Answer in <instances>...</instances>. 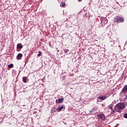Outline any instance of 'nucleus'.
<instances>
[{
	"label": "nucleus",
	"instance_id": "f257e3e1",
	"mask_svg": "<svg viewBox=\"0 0 127 127\" xmlns=\"http://www.w3.org/2000/svg\"><path fill=\"white\" fill-rule=\"evenodd\" d=\"M116 109L118 110H124L126 108V105L124 103H119L115 106Z\"/></svg>",
	"mask_w": 127,
	"mask_h": 127
},
{
	"label": "nucleus",
	"instance_id": "f03ea898",
	"mask_svg": "<svg viewBox=\"0 0 127 127\" xmlns=\"http://www.w3.org/2000/svg\"><path fill=\"white\" fill-rule=\"evenodd\" d=\"M114 21L117 23H120V22H124V21H125V19L123 17L117 16L114 18Z\"/></svg>",
	"mask_w": 127,
	"mask_h": 127
},
{
	"label": "nucleus",
	"instance_id": "7ed1b4c3",
	"mask_svg": "<svg viewBox=\"0 0 127 127\" xmlns=\"http://www.w3.org/2000/svg\"><path fill=\"white\" fill-rule=\"evenodd\" d=\"M98 119H101V120H106L105 118V115L104 114H99L97 115Z\"/></svg>",
	"mask_w": 127,
	"mask_h": 127
},
{
	"label": "nucleus",
	"instance_id": "20e7f679",
	"mask_svg": "<svg viewBox=\"0 0 127 127\" xmlns=\"http://www.w3.org/2000/svg\"><path fill=\"white\" fill-rule=\"evenodd\" d=\"M63 109H64V106H61L57 108V112H60L62 110H63Z\"/></svg>",
	"mask_w": 127,
	"mask_h": 127
},
{
	"label": "nucleus",
	"instance_id": "39448f33",
	"mask_svg": "<svg viewBox=\"0 0 127 127\" xmlns=\"http://www.w3.org/2000/svg\"><path fill=\"white\" fill-rule=\"evenodd\" d=\"M22 58V55L20 53L18 54L16 57V59L17 60H19V59H21Z\"/></svg>",
	"mask_w": 127,
	"mask_h": 127
},
{
	"label": "nucleus",
	"instance_id": "423d86ee",
	"mask_svg": "<svg viewBox=\"0 0 127 127\" xmlns=\"http://www.w3.org/2000/svg\"><path fill=\"white\" fill-rule=\"evenodd\" d=\"M98 99H99L100 100H102V101H104V100H106L107 99V96H100L98 97Z\"/></svg>",
	"mask_w": 127,
	"mask_h": 127
},
{
	"label": "nucleus",
	"instance_id": "0eeeda50",
	"mask_svg": "<svg viewBox=\"0 0 127 127\" xmlns=\"http://www.w3.org/2000/svg\"><path fill=\"white\" fill-rule=\"evenodd\" d=\"M122 92H123V93H127V85L124 87Z\"/></svg>",
	"mask_w": 127,
	"mask_h": 127
},
{
	"label": "nucleus",
	"instance_id": "6e6552de",
	"mask_svg": "<svg viewBox=\"0 0 127 127\" xmlns=\"http://www.w3.org/2000/svg\"><path fill=\"white\" fill-rule=\"evenodd\" d=\"M22 48V45H21V44H18L17 45V49H21Z\"/></svg>",
	"mask_w": 127,
	"mask_h": 127
},
{
	"label": "nucleus",
	"instance_id": "1a4fd4ad",
	"mask_svg": "<svg viewBox=\"0 0 127 127\" xmlns=\"http://www.w3.org/2000/svg\"><path fill=\"white\" fill-rule=\"evenodd\" d=\"M64 99L63 98L59 99L58 101L56 100V103H63Z\"/></svg>",
	"mask_w": 127,
	"mask_h": 127
},
{
	"label": "nucleus",
	"instance_id": "9d476101",
	"mask_svg": "<svg viewBox=\"0 0 127 127\" xmlns=\"http://www.w3.org/2000/svg\"><path fill=\"white\" fill-rule=\"evenodd\" d=\"M26 79H27V77H26V76L23 77L22 80H23V82L24 83H26L27 82Z\"/></svg>",
	"mask_w": 127,
	"mask_h": 127
},
{
	"label": "nucleus",
	"instance_id": "9b49d317",
	"mask_svg": "<svg viewBox=\"0 0 127 127\" xmlns=\"http://www.w3.org/2000/svg\"><path fill=\"white\" fill-rule=\"evenodd\" d=\"M60 6H61L62 7H65V2L61 3L60 4Z\"/></svg>",
	"mask_w": 127,
	"mask_h": 127
},
{
	"label": "nucleus",
	"instance_id": "f8f14e48",
	"mask_svg": "<svg viewBox=\"0 0 127 127\" xmlns=\"http://www.w3.org/2000/svg\"><path fill=\"white\" fill-rule=\"evenodd\" d=\"M13 67V64H11L8 65V68H12Z\"/></svg>",
	"mask_w": 127,
	"mask_h": 127
},
{
	"label": "nucleus",
	"instance_id": "ddd939ff",
	"mask_svg": "<svg viewBox=\"0 0 127 127\" xmlns=\"http://www.w3.org/2000/svg\"><path fill=\"white\" fill-rule=\"evenodd\" d=\"M38 53L39 54L37 55V56H38V57H40V56H41L42 52H39Z\"/></svg>",
	"mask_w": 127,
	"mask_h": 127
},
{
	"label": "nucleus",
	"instance_id": "4468645a",
	"mask_svg": "<svg viewBox=\"0 0 127 127\" xmlns=\"http://www.w3.org/2000/svg\"><path fill=\"white\" fill-rule=\"evenodd\" d=\"M68 52H69V50H64V52L65 53H68Z\"/></svg>",
	"mask_w": 127,
	"mask_h": 127
},
{
	"label": "nucleus",
	"instance_id": "2eb2a0df",
	"mask_svg": "<svg viewBox=\"0 0 127 127\" xmlns=\"http://www.w3.org/2000/svg\"><path fill=\"white\" fill-rule=\"evenodd\" d=\"M124 118H125L126 119H127V113L124 115Z\"/></svg>",
	"mask_w": 127,
	"mask_h": 127
},
{
	"label": "nucleus",
	"instance_id": "dca6fc26",
	"mask_svg": "<svg viewBox=\"0 0 127 127\" xmlns=\"http://www.w3.org/2000/svg\"><path fill=\"white\" fill-rule=\"evenodd\" d=\"M93 111H94V108L92 109V111H89V113H92Z\"/></svg>",
	"mask_w": 127,
	"mask_h": 127
},
{
	"label": "nucleus",
	"instance_id": "f3484780",
	"mask_svg": "<svg viewBox=\"0 0 127 127\" xmlns=\"http://www.w3.org/2000/svg\"><path fill=\"white\" fill-rule=\"evenodd\" d=\"M110 109L112 111H113V107H111L110 108Z\"/></svg>",
	"mask_w": 127,
	"mask_h": 127
},
{
	"label": "nucleus",
	"instance_id": "a211bd4d",
	"mask_svg": "<svg viewBox=\"0 0 127 127\" xmlns=\"http://www.w3.org/2000/svg\"><path fill=\"white\" fill-rule=\"evenodd\" d=\"M78 1H82V0H78Z\"/></svg>",
	"mask_w": 127,
	"mask_h": 127
},
{
	"label": "nucleus",
	"instance_id": "6ab92c4d",
	"mask_svg": "<svg viewBox=\"0 0 127 127\" xmlns=\"http://www.w3.org/2000/svg\"><path fill=\"white\" fill-rule=\"evenodd\" d=\"M113 112H115V111H113Z\"/></svg>",
	"mask_w": 127,
	"mask_h": 127
}]
</instances>
